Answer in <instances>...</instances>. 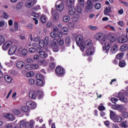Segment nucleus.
Wrapping results in <instances>:
<instances>
[{
    "instance_id": "nucleus-32",
    "label": "nucleus",
    "mask_w": 128,
    "mask_h": 128,
    "mask_svg": "<svg viewBox=\"0 0 128 128\" xmlns=\"http://www.w3.org/2000/svg\"><path fill=\"white\" fill-rule=\"evenodd\" d=\"M98 110H100V112H102L106 110V107L104 106V104H100V105L98 106Z\"/></svg>"
},
{
    "instance_id": "nucleus-30",
    "label": "nucleus",
    "mask_w": 128,
    "mask_h": 128,
    "mask_svg": "<svg viewBox=\"0 0 128 128\" xmlns=\"http://www.w3.org/2000/svg\"><path fill=\"white\" fill-rule=\"evenodd\" d=\"M65 44L68 46L70 44V37L66 36L65 39Z\"/></svg>"
},
{
    "instance_id": "nucleus-18",
    "label": "nucleus",
    "mask_w": 128,
    "mask_h": 128,
    "mask_svg": "<svg viewBox=\"0 0 128 128\" xmlns=\"http://www.w3.org/2000/svg\"><path fill=\"white\" fill-rule=\"evenodd\" d=\"M52 48H53V52H58L60 50L58 49V44L56 42H54L52 44Z\"/></svg>"
},
{
    "instance_id": "nucleus-24",
    "label": "nucleus",
    "mask_w": 128,
    "mask_h": 128,
    "mask_svg": "<svg viewBox=\"0 0 128 128\" xmlns=\"http://www.w3.org/2000/svg\"><path fill=\"white\" fill-rule=\"evenodd\" d=\"M126 64V60H120L119 61L118 66L120 68H124Z\"/></svg>"
},
{
    "instance_id": "nucleus-5",
    "label": "nucleus",
    "mask_w": 128,
    "mask_h": 128,
    "mask_svg": "<svg viewBox=\"0 0 128 128\" xmlns=\"http://www.w3.org/2000/svg\"><path fill=\"white\" fill-rule=\"evenodd\" d=\"M110 116L111 120L116 122H122V118L120 116L116 115L112 110H110Z\"/></svg>"
},
{
    "instance_id": "nucleus-53",
    "label": "nucleus",
    "mask_w": 128,
    "mask_h": 128,
    "mask_svg": "<svg viewBox=\"0 0 128 128\" xmlns=\"http://www.w3.org/2000/svg\"><path fill=\"white\" fill-rule=\"evenodd\" d=\"M88 28L92 30H98V27L96 26H89Z\"/></svg>"
},
{
    "instance_id": "nucleus-43",
    "label": "nucleus",
    "mask_w": 128,
    "mask_h": 128,
    "mask_svg": "<svg viewBox=\"0 0 128 128\" xmlns=\"http://www.w3.org/2000/svg\"><path fill=\"white\" fill-rule=\"evenodd\" d=\"M40 20L44 24L46 22V16H44V15H42L40 17Z\"/></svg>"
},
{
    "instance_id": "nucleus-51",
    "label": "nucleus",
    "mask_w": 128,
    "mask_h": 128,
    "mask_svg": "<svg viewBox=\"0 0 128 128\" xmlns=\"http://www.w3.org/2000/svg\"><path fill=\"white\" fill-rule=\"evenodd\" d=\"M26 70H32V64H26L25 66Z\"/></svg>"
},
{
    "instance_id": "nucleus-60",
    "label": "nucleus",
    "mask_w": 128,
    "mask_h": 128,
    "mask_svg": "<svg viewBox=\"0 0 128 128\" xmlns=\"http://www.w3.org/2000/svg\"><path fill=\"white\" fill-rule=\"evenodd\" d=\"M28 82L30 84H34L36 82V81L33 78L29 79Z\"/></svg>"
},
{
    "instance_id": "nucleus-31",
    "label": "nucleus",
    "mask_w": 128,
    "mask_h": 128,
    "mask_svg": "<svg viewBox=\"0 0 128 128\" xmlns=\"http://www.w3.org/2000/svg\"><path fill=\"white\" fill-rule=\"evenodd\" d=\"M34 76V72L32 71L27 72L26 74V76H27L28 78H32Z\"/></svg>"
},
{
    "instance_id": "nucleus-14",
    "label": "nucleus",
    "mask_w": 128,
    "mask_h": 128,
    "mask_svg": "<svg viewBox=\"0 0 128 128\" xmlns=\"http://www.w3.org/2000/svg\"><path fill=\"white\" fill-rule=\"evenodd\" d=\"M16 50H18V47L16 46H12L8 52V54L10 56H12L16 53Z\"/></svg>"
},
{
    "instance_id": "nucleus-35",
    "label": "nucleus",
    "mask_w": 128,
    "mask_h": 128,
    "mask_svg": "<svg viewBox=\"0 0 128 128\" xmlns=\"http://www.w3.org/2000/svg\"><path fill=\"white\" fill-rule=\"evenodd\" d=\"M77 46L80 47L81 51H82V52H84V48H86V46L84 44V42L81 44L80 45Z\"/></svg>"
},
{
    "instance_id": "nucleus-46",
    "label": "nucleus",
    "mask_w": 128,
    "mask_h": 128,
    "mask_svg": "<svg viewBox=\"0 0 128 128\" xmlns=\"http://www.w3.org/2000/svg\"><path fill=\"white\" fill-rule=\"evenodd\" d=\"M76 12L78 14H82V7L79 6H77L76 8Z\"/></svg>"
},
{
    "instance_id": "nucleus-39",
    "label": "nucleus",
    "mask_w": 128,
    "mask_h": 128,
    "mask_svg": "<svg viewBox=\"0 0 128 128\" xmlns=\"http://www.w3.org/2000/svg\"><path fill=\"white\" fill-rule=\"evenodd\" d=\"M36 84L37 86H44V80H36Z\"/></svg>"
},
{
    "instance_id": "nucleus-16",
    "label": "nucleus",
    "mask_w": 128,
    "mask_h": 128,
    "mask_svg": "<svg viewBox=\"0 0 128 128\" xmlns=\"http://www.w3.org/2000/svg\"><path fill=\"white\" fill-rule=\"evenodd\" d=\"M74 2L76 0H66L64 2L66 4L68 8H70L74 6Z\"/></svg>"
},
{
    "instance_id": "nucleus-49",
    "label": "nucleus",
    "mask_w": 128,
    "mask_h": 128,
    "mask_svg": "<svg viewBox=\"0 0 128 128\" xmlns=\"http://www.w3.org/2000/svg\"><path fill=\"white\" fill-rule=\"evenodd\" d=\"M128 48V44H124L120 46L121 50H126Z\"/></svg>"
},
{
    "instance_id": "nucleus-57",
    "label": "nucleus",
    "mask_w": 128,
    "mask_h": 128,
    "mask_svg": "<svg viewBox=\"0 0 128 128\" xmlns=\"http://www.w3.org/2000/svg\"><path fill=\"white\" fill-rule=\"evenodd\" d=\"M56 63L54 62H50L49 64V66L50 68H56Z\"/></svg>"
},
{
    "instance_id": "nucleus-25",
    "label": "nucleus",
    "mask_w": 128,
    "mask_h": 128,
    "mask_svg": "<svg viewBox=\"0 0 128 128\" xmlns=\"http://www.w3.org/2000/svg\"><path fill=\"white\" fill-rule=\"evenodd\" d=\"M52 14L54 16V20H58V18L60 16H58V12H56V11L55 10H54L52 11Z\"/></svg>"
},
{
    "instance_id": "nucleus-27",
    "label": "nucleus",
    "mask_w": 128,
    "mask_h": 128,
    "mask_svg": "<svg viewBox=\"0 0 128 128\" xmlns=\"http://www.w3.org/2000/svg\"><path fill=\"white\" fill-rule=\"evenodd\" d=\"M6 118H8V120H14V115H12V114H8L6 116Z\"/></svg>"
},
{
    "instance_id": "nucleus-11",
    "label": "nucleus",
    "mask_w": 128,
    "mask_h": 128,
    "mask_svg": "<svg viewBox=\"0 0 128 128\" xmlns=\"http://www.w3.org/2000/svg\"><path fill=\"white\" fill-rule=\"evenodd\" d=\"M18 54L20 56H26L28 55V50L24 49H19L17 52Z\"/></svg>"
},
{
    "instance_id": "nucleus-26",
    "label": "nucleus",
    "mask_w": 128,
    "mask_h": 128,
    "mask_svg": "<svg viewBox=\"0 0 128 128\" xmlns=\"http://www.w3.org/2000/svg\"><path fill=\"white\" fill-rule=\"evenodd\" d=\"M110 50L113 54H114L118 50V45H115L111 48Z\"/></svg>"
},
{
    "instance_id": "nucleus-3",
    "label": "nucleus",
    "mask_w": 128,
    "mask_h": 128,
    "mask_svg": "<svg viewBox=\"0 0 128 128\" xmlns=\"http://www.w3.org/2000/svg\"><path fill=\"white\" fill-rule=\"evenodd\" d=\"M29 96L32 100H36V98L40 100V98H42L44 96V93L40 90H36L35 91H30L29 93Z\"/></svg>"
},
{
    "instance_id": "nucleus-10",
    "label": "nucleus",
    "mask_w": 128,
    "mask_h": 128,
    "mask_svg": "<svg viewBox=\"0 0 128 128\" xmlns=\"http://www.w3.org/2000/svg\"><path fill=\"white\" fill-rule=\"evenodd\" d=\"M94 8V2H92L90 0H88L87 1V5L86 6V8L85 11L86 12H88V11L90 10H92Z\"/></svg>"
},
{
    "instance_id": "nucleus-42",
    "label": "nucleus",
    "mask_w": 128,
    "mask_h": 128,
    "mask_svg": "<svg viewBox=\"0 0 128 128\" xmlns=\"http://www.w3.org/2000/svg\"><path fill=\"white\" fill-rule=\"evenodd\" d=\"M39 46L40 48H44L46 45V44L44 42V40H41L38 42Z\"/></svg>"
},
{
    "instance_id": "nucleus-34",
    "label": "nucleus",
    "mask_w": 128,
    "mask_h": 128,
    "mask_svg": "<svg viewBox=\"0 0 128 128\" xmlns=\"http://www.w3.org/2000/svg\"><path fill=\"white\" fill-rule=\"evenodd\" d=\"M70 18L69 16H64L63 20L64 22H70Z\"/></svg>"
},
{
    "instance_id": "nucleus-33",
    "label": "nucleus",
    "mask_w": 128,
    "mask_h": 128,
    "mask_svg": "<svg viewBox=\"0 0 128 128\" xmlns=\"http://www.w3.org/2000/svg\"><path fill=\"white\" fill-rule=\"evenodd\" d=\"M36 80H44V76L42 75L38 74L36 76Z\"/></svg>"
},
{
    "instance_id": "nucleus-36",
    "label": "nucleus",
    "mask_w": 128,
    "mask_h": 128,
    "mask_svg": "<svg viewBox=\"0 0 128 128\" xmlns=\"http://www.w3.org/2000/svg\"><path fill=\"white\" fill-rule=\"evenodd\" d=\"M60 46H64V41L62 38H59L57 40Z\"/></svg>"
},
{
    "instance_id": "nucleus-17",
    "label": "nucleus",
    "mask_w": 128,
    "mask_h": 128,
    "mask_svg": "<svg viewBox=\"0 0 128 128\" xmlns=\"http://www.w3.org/2000/svg\"><path fill=\"white\" fill-rule=\"evenodd\" d=\"M68 14L70 16H74V14H76V8L74 6H72L71 7H68Z\"/></svg>"
},
{
    "instance_id": "nucleus-41",
    "label": "nucleus",
    "mask_w": 128,
    "mask_h": 128,
    "mask_svg": "<svg viewBox=\"0 0 128 128\" xmlns=\"http://www.w3.org/2000/svg\"><path fill=\"white\" fill-rule=\"evenodd\" d=\"M12 112H13V114H14L18 116V115L20 114V110L14 109L12 110Z\"/></svg>"
},
{
    "instance_id": "nucleus-45",
    "label": "nucleus",
    "mask_w": 128,
    "mask_h": 128,
    "mask_svg": "<svg viewBox=\"0 0 128 128\" xmlns=\"http://www.w3.org/2000/svg\"><path fill=\"white\" fill-rule=\"evenodd\" d=\"M31 68L32 70H36L38 68V64H32Z\"/></svg>"
},
{
    "instance_id": "nucleus-23",
    "label": "nucleus",
    "mask_w": 128,
    "mask_h": 128,
    "mask_svg": "<svg viewBox=\"0 0 128 128\" xmlns=\"http://www.w3.org/2000/svg\"><path fill=\"white\" fill-rule=\"evenodd\" d=\"M118 97L121 102H126V98L124 97V95L122 93H119Z\"/></svg>"
},
{
    "instance_id": "nucleus-58",
    "label": "nucleus",
    "mask_w": 128,
    "mask_h": 128,
    "mask_svg": "<svg viewBox=\"0 0 128 128\" xmlns=\"http://www.w3.org/2000/svg\"><path fill=\"white\" fill-rule=\"evenodd\" d=\"M118 99L116 98H111V102L113 104H116V102H118Z\"/></svg>"
},
{
    "instance_id": "nucleus-22",
    "label": "nucleus",
    "mask_w": 128,
    "mask_h": 128,
    "mask_svg": "<svg viewBox=\"0 0 128 128\" xmlns=\"http://www.w3.org/2000/svg\"><path fill=\"white\" fill-rule=\"evenodd\" d=\"M25 64H26L22 61H19L17 62L16 66H17L18 68H22L24 66Z\"/></svg>"
},
{
    "instance_id": "nucleus-1",
    "label": "nucleus",
    "mask_w": 128,
    "mask_h": 128,
    "mask_svg": "<svg viewBox=\"0 0 128 128\" xmlns=\"http://www.w3.org/2000/svg\"><path fill=\"white\" fill-rule=\"evenodd\" d=\"M94 40H99L100 44L103 46L104 50H110V48H111L112 44L108 42V40L106 36H104L102 33L98 32L94 36Z\"/></svg>"
},
{
    "instance_id": "nucleus-48",
    "label": "nucleus",
    "mask_w": 128,
    "mask_h": 128,
    "mask_svg": "<svg viewBox=\"0 0 128 128\" xmlns=\"http://www.w3.org/2000/svg\"><path fill=\"white\" fill-rule=\"evenodd\" d=\"M94 8L96 10H100L102 8V4L100 3H96L94 5Z\"/></svg>"
},
{
    "instance_id": "nucleus-40",
    "label": "nucleus",
    "mask_w": 128,
    "mask_h": 128,
    "mask_svg": "<svg viewBox=\"0 0 128 128\" xmlns=\"http://www.w3.org/2000/svg\"><path fill=\"white\" fill-rule=\"evenodd\" d=\"M6 39L2 36H0V46H2L4 42Z\"/></svg>"
},
{
    "instance_id": "nucleus-19",
    "label": "nucleus",
    "mask_w": 128,
    "mask_h": 128,
    "mask_svg": "<svg viewBox=\"0 0 128 128\" xmlns=\"http://www.w3.org/2000/svg\"><path fill=\"white\" fill-rule=\"evenodd\" d=\"M118 42L120 44H124V42H128V36H126V38H124L123 37L120 36L118 38Z\"/></svg>"
},
{
    "instance_id": "nucleus-38",
    "label": "nucleus",
    "mask_w": 128,
    "mask_h": 128,
    "mask_svg": "<svg viewBox=\"0 0 128 128\" xmlns=\"http://www.w3.org/2000/svg\"><path fill=\"white\" fill-rule=\"evenodd\" d=\"M14 29L16 32L18 30V22H14Z\"/></svg>"
},
{
    "instance_id": "nucleus-64",
    "label": "nucleus",
    "mask_w": 128,
    "mask_h": 128,
    "mask_svg": "<svg viewBox=\"0 0 128 128\" xmlns=\"http://www.w3.org/2000/svg\"><path fill=\"white\" fill-rule=\"evenodd\" d=\"M57 36L58 38H62V32H57Z\"/></svg>"
},
{
    "instance_id": "nucleus-55",
    "label": "nucleus",
    "mask_w": 128,
    "mask_h": 128,
    "mask_svg": "<svg viewBox=\"0 0 128 128\" xmlns=\"http://www.w3.org/2000/svg\"><path fill=\"white\" fill-rule=\"evenodd\" d=\"M50 36L51 38H56V34L54 32H52L50 34Z\"/></svg>"
},
{
    "instance_id": "nucleus-62",
    "label": "nucleus",
    "mask_w": 128,
    "mask_h": 128,
    "mask_svg": "<svg viewBox=\"0 0 128 128\" xmlns=\"http://www.w3.org/2000/svg\"><path fill=\"white\" fill-rule=\"evenodd\" d=\"M44 44H45L46 46H48V38L46 37L44 40Z\"/></svg>"
},
{
    "instance_id": "nucleus-8",
    "label": "nucleus",
    "mask_w": 128,
    "mask_h": 128,
    "mask_svg": "<svg viewBox=\"0 0 128 128\" xmlns=\"http://www.w3.org/2000/svg\"><path fill=\"white\" fill-rule=\"evenodd\" d=\"M36 53L38 54L40 58H46L47 56L46 52L42 50V49L40 47H38L36 48Z\"/></svg>"
},
{
    "instance_id": "nucleus-6",
    "label": "nucleus",
    "mask_w": 128,
    "mask_h": 128,
    "mask_svg": "<svg viewBox=\"0 0 128 128\" xmlns=\"http://www.w3.org/2000/svg\"><path fill=\"white\" fill-rule=\"evenodd\" d=\"M55 72L56 76L62 78V76H64L66 74V69L61 66H58L55 69Z\"/></svg>"
},
{
    "instance_id": "nucleus-9",
    "label": "nucleus",
    "mask_w": 128,
    "mask_h": 128,
    "mask_svg": "<svg viewBox=\"0 0 128 128\" xmlns=\"http://www.w3.org/2000/svg\"><path fill=\"white\" fill-rule=\"evenodd\" d=\"M75 40L77 46H80L82 44L84 43V37L82 36L79 34L76 38Z\"/></svg>"
},
{
    "instance_id": "nucleus-52",
    "label": "nucleus",
    "mask_w": 128,
    "mask_h": 128,
    "mask_svg": "<svg viewBox=\"0 0 128 128\" xmlns=\"http://www.w3.org/2000/svg\"><path fill=\"white\" fill-rule=\"evenodd\" d=\"M112 107L116 110H122V108L120 106H116V105H112Z\"/></svg>"
},
{
    "instance_id": "nucleus-63",
    "label": "nucleus",
    "mask_w": 128,
    "mask_h": 128,
    "mask_svg": "<svg viewBox=\"0 0 128 128\" xmlns=\"http://www.w3.org/2000/svg\"><path fill=\"white\" fill-rule=\"evenodd\" d=\"M32 16H34V18H39L40 14H38L37 13H36L34 12H33L32 13Z\"/></svg>"
},
{
    "instance_id": "nucleus-59",
    "label": "nucleus",
    "mask_w": 128,
    "mask_h": 128,
    "mask_svg": "<svg viewBox=\"0 0 128 128\" xmlns=\"http://www.w3.org/2000/svg\"><path fill=\"white\" fill-rule=\"evenodd\" d=\"M79 4L81 6H84V0H78Z\"/></svg>"
},
{
    "instance_id": "nucleus-7",
    "label": "nucleus",
    "mask_w": 128,
    "mask_h": 128,
    "mask_svg": "<svg viewBox=\"0 0 128 128\" xmlns=\"http://www.w3.org/2000/svg\"><path fill=\"white\" fill-rule=\"evenodd\" d=\"M58 2H60V1H57L56 2L55 6L58 12H62L64 10V2H61L60 4H58Z\"/></svg>"
},
{
    "instance_id": "nucleus-2",
    "label": "nucleus",
    "mask_w": 128,
    "mask_h": 128,
    "mask_svg": "<svg viewBox=\"0 0 128 128\" xmlns=\"http://www.w3.org/2000/svg\"><path fill=\"white\" fill-rule=\"evenodd\" d=\"M85 46L87 48L86 54L87 56H92L94 54V47L92 46V42L91 40L88 39L85 42Z\"/></svg>"
},
{
    "instance_id": "nucleus-56",
    "label": "nucleus",
    "mask_w": 128,
    "mask_h": 128,
    "mask_svg": "<svg viewBox=\"0 0 128 128\" xmlns=\"http://www.w3.org/2000/svg\"><path fill=\"white\" fill-rule=\"evenodd\" d=\"M121 126H122V128H128V126L126 125V122L124 121L122 122L121 123Z\"/></svg>"
},
{
    "instance_id": "nucleus-21",
    "label": "nucleus",
    "mask_w": 128,
    "mask_h": 128,
    "mask_svg": "<svg viewBox=\"0 0 128 128\" xmlns=\"http://www.w3.org/2000/svg\"><path fill=\"white\" fill-rule=\"evenodd\" d=\"M108 40H109L111 42H116V35H114V34L108 35Z\"/></svg>"
},
{
    "instance_id": "nucleus-50",
    "label": "nucleus",
    "mask_w": 128,
    "mask_h": 128,
    "mask_svg": "<svg viewBox=\"0 0 128 128\" xmlns=\"http://www.w3.org/2000/svg\"><path fill=\"white\" fill-rule=\"evenodd\" d=\"M122 116L124 118H128V112H122Z\"/></svg>"
},
{
    "instance_id": "nucleus-44",
    "label": "nucleus",
    "mask_w": 128,
    "mask_h": 128,
    "mask_svg": "<svg viewBox=\"0 0 128 128\" xmlns=\"http://www.w3.org/2000/svg\"><path fill=\"white\" fill-rule=\"evenodd\" d=\"M29 52L30 54H34V52H36V48H29Z\"/></svg>"
},
{
    "instance_id": "nucleus-61",
    "label": "nucleus",
    "mask_w": 128,
    "mask_h": 128,
    "mask_svg": "<svg viewBox=\"0 0 128 128\" xmlns=\"http://www.w3.org/2000/svg\"><path fill=\"white\" fill-rule=\"evenodd\" d=\"M3 14H4V18L7 20L8 18V16H9L8 14V12H4Z\"/></svg>"
},
{
    "instance_id": "nucleus-12",
    "label": "nucleus",
    "mask_w": 128,
    "mask_h": 128,
    "mask_svg": "<svg viewBox=\"0 0 128 128\" xmlns=\"http://www.w3.org/2000/svg\"><path fill=\"white\" fill-rule=\"evenodd\" d=\"M12 44V42L10 41H7L6 43L2 46V48L3 50H8L10 46Z\"/></svg>"
},
{
    "instance_id": "nucleus-54",
    "label": "nucleus",
    "mask_w": 128,
    "mask_h": 128,
    "mask_svg": "<svg viewBox=\"0 0 128 128\" xmlns=\"http://www.w3.org/2000/svg\"><path fill=\"white\" fill-rule=\"evenodd\" d=\"M62 32H64V34H68V28L66 27H63L62 28Z\"/></svg>"
},
{
    "instance_id": "nucleus-28",
    "label": "nucleus",
    "mask_w": 128,
    "mask_h": 128,
    "mask_svg": "<svg viewBox=\"0 0 128 128\" xmlns=\"http://www.w3.org/2000/svg\"><path fill=\"white\" fill-rule=\"evenodd\" d=\"M4 79L7 82H12V78L8 75H6L4 76Z\"/></svg>"
},
{
    "instance_id": "nucleus-15",
    "label": "nucleus",
    "mask_w": 128,
    "mask_h": 128,
    "mask_svg": "<svg viewBox=\"0 0 128 128\" xmlns=\"http://www.w3.org/2000/svg\"><path fill=\"white\" fill-rule=\"evenodd\" d=\"M26 106L30 108H36V103L32 101H28L26 104Z\"/></svg>"
},
{
    "instance_id": "nucleus-47",
    "label": "nucleus",
    "mask_w": 128,
    "mask_h": 128,
    "mask_svg": "<svg viewBox=\"0 0 128 128\" xmlns=\"http://www.w3.org/2000/svg\"><path fill=\"white\" fill-rule=\"evenodd\" d=\"M124 54L120 53L116 56V58H117L118 60H120V58H122Z\"/></svg>"
},
{
    "instance_id": "nucleus-29",
    "label": "nucleus",
    "mask_w": 128,
    "mask_h": 128,
    "mask_svg": "<svg viewBox=\"0 0 128 128\" xmlns=\"http://www.w3.org/2000/svg\"><path fill=\"white\" fill-rule=\"evenodd\" d=\"M22 110L24 112H30V107L28 106H24L22 108Z\"/></svg>"
},
{
    "instance_id": "nucleus-13",
    "label": "nucleus",
    "mask_w": 128,
    "mask_h": 128,
    "mask_svg": "<svg viewBox=\"0 0 128 128\" xmlns=\"http://www.w3.org/2000/svg\"><path fill=\"white\" fill-rule=\"evenodd\" d=\"M36 4V0H28L26 2V8H32V6H34Z\"/></svg>"
},
{
    "instance_id": "nucleus-37",
    "label": "nucleus",
    "mask_w": 128,
    "mask_h": 128,
    "mask_svg": "<svg viewBox=\"0 0 128 128\" xmlns=\"http://www.w3.org/2000/svg\"><path fill=\"white\" fill-rule=\"evenodd\" d=\"M22 6H24V3L22 2H20L17 4L16 8L18 10H20L22 8Z\"/></svg>"
},
{
    "instance_id": "nucleus-20",
    "label": "nucleus",
    "mask_w": 128,
    "mask_h": 128,
    "mask_svg": "<svg viewBox=\"0 0 128 128\" xmlns=\"http://www.w3.org/2000/svg\"><path fill=\"white\" fill-rule=\"evenodd\" d=\"M111 10H112V8L110 7V6L106 7L104 10V16H110V12Z\"/></svg>"
},
{
    "instance_id": "nucleus-4",
    "label": "nucleus",
    "mask_w": 128,
    "mask_h": 128,
    "mask_svg": "<svg viewBox=\"0 0 128 128\" xmlns=\"http://www.w3.org/2000/svg\"><path fill=\"white\" fill-rule=\"evenodd\" d=\"M34 124L36 122L34 121V120H30V122H26L24 120L21 121L20 122V128H34Z\"/></svg>"
}]
</instances>
